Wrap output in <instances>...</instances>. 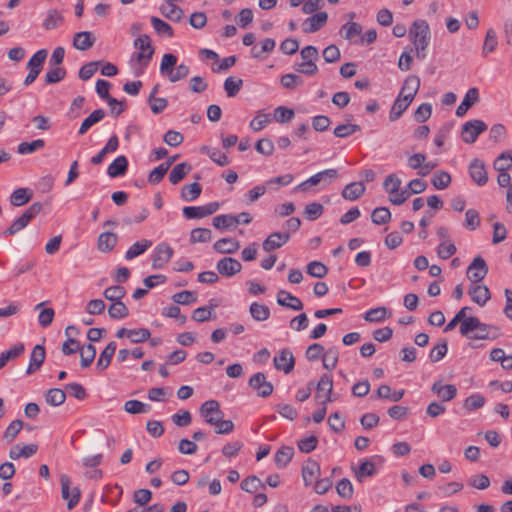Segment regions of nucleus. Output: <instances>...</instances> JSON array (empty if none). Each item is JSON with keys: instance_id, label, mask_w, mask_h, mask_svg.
I'll return each mask as SVG.
<instances>
[{"instance_id": "f257e3e1", "label": "nucleus", "mask_w": 512, "mask_h": 512, "mask_svg": "<svg viewBox=\"0 0 512 512\" xmlns=\"http://www.w3.org/2000/svg\"><path fill=\"white\" fill-rule=\"evenodd\" d=\"M459 330L462 336L472 340H493L501 335L498 327L482 323L475 316H469Z\"/></svg>"}, {"instance_id": "f03ea898", "label": "nucleus", "mask_w": 512, "mask_h": 512, "mask_svg": "<svg viewBox=\"0 0 512 512\" xmlns=\"http://www.w3.org/2000/svg\"><path fill=\"white\" fill-rule=\"evenodd\" d=\"M409 37L415 46L416 57L420 60L425 59L426 49L429 45L431 33L428 23L425 20H415L410 27Z\"/></svg>"}, {"instance_id": "7ed1b4c3", "label": "nucleus", "mask_w": 512, "mask_h": 512, "mask_svg": "<svg viewBox=\"0 0 512 512\" xmlns=\"http://www.w3.org/2000/svg\"><path fill=\"white\" fill-rule=\"evenodd\" d=\"M176 63L177 57L172 53H167L163 55L160 64V73L172 83L180 81L189 75V67L185 64L178 65L176 71H174Z\"/></svg>"}, {"instance_id": "20e7f679", "label": "nucleus", "mask_w": 512, "mask_h": 512, "mask_svg": "<svg viewBox=\"0 0 512 512\" xmlns=\"http://www.w3.org/2000/svg\"><path fill=\"white\" fill-rule=\"evenodd\" d=\"M315 399L321 405L326 406L327 403L337 400V396L333 394V380L330 374H323L316 386Z\"/></svg>"}, {"instance_id": "39448f33", "label": "nucleus", "mask_w": 512, "mask_h": 512, "mask_svg": "<svg viewBox=\"0 0 512 512\" xmlns=\"http://www.w3.org/2000/svg\"><path fill=\"white\" fill-rule=\"evenodd\" d=\"M111 84L103 79H99L96 82V92L100 96V98L107 101L108 105L111 107V113L119 116L125 110V100L119 101L114 97H111L109 94V89Z\"/></svg>"}, {"instance_id": "423d86ee", "label": "nucleus", "mask_w": 512, "mask_h": 512, "mask_svg": "<svg viewBox=\"0 0 512 512\" xmlns=\"http://www.w3.org/2000/svg\"><path fill=\"white\" fill-rule=\"evenodd\" d=\"M47 55L48 51L46 49H40L29 59L27 63L29 73L24 80L26 86L32 84L41 73Z\"/></svg>"}, {"instance_id": "0eeeda50", "label": "nucleus", "mask_w": 512, "mask_h": 512, "mask_svg": "<svg viewBox=\"0 0 512 512\" xmlns=\"http://www.w3.org/2000/svg\"><path fill=\"white\" fill-rule=\"evenodd\" d=\"M486 130L487 125L484 121L478 119L470 120L462 126L461 138L465 143L472 144Z\"/></svg>"}, {"instance_id": "6e6552de", "label": "nucleus", "mask_w": 512, "mask_h": 512, "mask_svg": "<svg viewBox=\"0 0 512 512\" xmlns=\"http://www.w3.org/2000/svg\"><path fill=\"white\" fill-rule=\"evenodd\" d=\"M134 46L141 50V52L137 54L138 62H140L144 67H147L155 51L151 44L150 37L146 34L139 36L135 39Z\"/></svg>"}, {"instance_id": "1a4fd4ad", "label": "nucleus", "mask_w": 512, "mask_h": 512, "mask_svg": "<svg viewBox=\"0 0 512 512\" xmlns=\"http://www.w3.org/2000/svg\"><path fill=\"white\" fill-rule=\"evenodd\" d=\"M61 483V496L64 500L67 501V507L69 510L73 509L79 502L81 497V492L78 487H74L70 491V478L66 474H62L60 476Z\"/></svg>"}, {"instance_id": "9d476101", "label": "nucleus", "mask_w": 512, "mask_h": 512, "mask_svg": "<svg viewBox=\"0 0 512 512\" xmlns=\"http://www.w3.org/2000/svg\"><path fill=\"white\" fill-rule=\"evenodd\" d=\"M249 386L256 391L257 396L267 398L273 393V385L267 381L263 372H257L252 375L248 381Z\"/></svg>"}, {"instance_id": "9b49d317", "label": "nucleus", "mask_w": 512, "mask_h": 512, "mask_svg": "<svg viewBox=\"0 0 512 512\" xmlns=\"http://www.w3.org/2000/svg\"><path fill=\"white\" fill-rule=\"evenodd\" d=\"M487 273L488 266L481 256L475 257L466 271L467 278L472 284L481 282L486 277Z\"/></svg>"}, {"instance_id": "f8f14e48", "label": "nucleus", "mask_w": 512, "mask_h": 512, "mask_svg": "<svg viewBox=\"0 0 512 512\" xmlns=\"http://www.w3.org/2000/svg\"><path fill=\"white\" fill-rule=\"evenodd\" d=\"M173 249L166 243H161L155 247L152 258V267L154 269L163 268L172 258Z\"/></svg>"}, {"instance_id": "ddd939ff", "label": "nucleus", "mask_w": 512, "mask_h": 512, "mask_svg": "<svg viewBox=\"0 0 512 512\" xmlns=\"http://www.w3.org/2000/svg\"><path fill=\"white\" fill-rule=\"evenodd\" d=\"M274 367L277 370L289 374L295 366V358L289 349H282L273 359Z\"/></svg>"}, {"instance_id": "4468645a", "label": "nucleus", "mask_w": 512, "mask_h": 512, "mask_svg": "<svg viewBox=\"0 0 512 512\" xmlns=\"http://www.w3.org/2000/svg\"><path fill=\"white\" fill-rule=\"evenodd\" d=\"M431 391L436 394L442 402L452 401L458 393L454 384H443L442 380H437L431 386Z\"/></svg>"}, {"instance_id": "2eb2a0df", "label": "nucleus", "mask_w": 512, "mask_h": 512, "mask_svg": "<svg viewBox=\"0 0 512 512\" xmlns=\"http://www.w3.org/2000/svg\"><path fill=\"white\" fill-rule=\"evenodd\" d=\"M290 240L289 232H273L263 241L262 247L266 252L281 248Z\"/></svg>"}, {"instance_id": "dca6fc26", "label": "nucleus", "mask_w": 512, "mask_h": 512, "mask_svg": "<svg viewBox=\"0 0 512 512\" xmlns=\"http://www.w3.org/2000/svg\"><path fill=\"white\" fill-rule=\"evenodd\" d=\"M468 294L471 300L479 306H484L491 298L489 288L483 284H471L468 289Z\"/></svg>"}, {"instance_id": "f3484780", "label": "nucleus", "mask_w": 512, "mask_h": 512, "mask_svg": "<svg viewBox=\"0 0 512 512\" xmlns=\"http://www.w3.org/2000/svg\"><path fill=\"white\" fill-rule=\"evenodd\" d=\"M216 268L222 276L231 277L241 271L242 265L235 258L224 257L218 261Z\"/></svg>"}, {"instance_id": "a211bd4d", "label": "nucleus", "mask_w": 512, "mask_h": 512, "mask_svg": "<svg viewBox=\"0 0 512 512\" xmlns=\"http://www.w3.org/2000/svg\"><path fill=\"white\" fill-rule=\"evenodd\" d=\"M469 173L472 180L479 186H483L488 181V175L484 163L479 159H474L469 165Z\"/></svg>"}, {"instance_id": "6ab92c4d", "label": "nucleus", "mask_w": 512, "mask_h": 512, "mask_svg": "<svg viewBox=\"0 0 512 512\" xmlns=\"http://www.w3.org/2000/svg\"><path fill=\"white\" fill-rule=\"evenodd\" d=\"M321 474L320 465L317 461L308 459L302 466V478L305 486H310L312 482Z\"/></svg>"}, {"instance_id": "aec40b11", "label": "nucleus", "mask_w": 512, "mask_h": 512, "mask_svg": "<svg viewBox=\"0 0 512 512\" xmlns=\"http://www.w3.org/2000/svg\"><path fill=\"white\" fill-rule=\"evenodd\" d=\"M277 303L280 306L300 311L303 309L304 305L303 302L296 296L292 295L290 292H287L285 290H280L277 293Z\"/></svg>"}, {"instance_id": "412c9836", "label": "nucleus", "mask_w": 512, "mask_h": 512, "mask_svg": "<svg viewBox=\"0 0 512 512\" xmlns=\"http://www.w3.org/2000/svg\"><path fill=\"white\" fill-rule=\"evenodd\" d=\"M419 88L420 78L416 75H410L405 79L398 96L407 97V99L413 101Z\"/></svg>"}, {"instance_id": "4be33fe9", "label": "nucleus", "mask_w": 512, "mask_h": 512, "mask_svg": "<svg viewBox=\"0 0 512 512\" xmlns=\"http://www.w3.org/2000/svg\"><path fill=\"white\" fill-rule=\"evenodd\" d=\"M479 99L480 98L478 89L475 87L470 88L466 92L464 99L462 100L460 105L457 107L456 115L458 117H463L474 104L479 102Z\"/></svg>"}, {"instance_id": "5701e85b", "label": "nucleus", "mask_w": 512, "mask_h": 512, "mask_svg": "<svg viewBox=\"0 0 512 512\" xmlns=\"http://www.w3.org/2000/svg\"><path fill=\"white\" fill-rule=\"evenodd\" d=\"M64 23L63 14L57 9H49L42 22V28L46 31L57 29Z\"/></svg>"}, {"instance_id": "b1692460", "label": "nucleus", "mask_w": 512, "mask_h": 512, "mask_svg": "<svg viewBox=\"0 0 512 512\" xmlns=\"http://www.w3.org/2000/svg\"><path fill=\"white\" fill-rule=\"evenodd\" d=\"M45 356L46 353L43 345L34 346L30 355L29 366L27 368L26 373L30 375L35 371L39 370L45 361Z\"/></svg>"}, {"instance_id": "393cba45", "label": "nucleus", "mask_w": 512, "mask_h": 512, "mask_svg": "<svg viewBox=\"0 0 512 512\" xmlns=\"http://www.w3.org/2000/svg\"><path fill=\"white\" fill-rule=\"evenodd\" d=\"M328 14L319 12L304 21L303 30L306 33H313L321 29L327 22Z\"/></svg>"}, {"instance_id": "a878e982", "label": "nucleus", "mask_w": 512, "mask_h": 512, "mask_svg": "<svg viewBox=\"0 0 512 512\" xmlns=\"http://www.w3.org/2000/svg\"><path fill=\"white\" fill-rule=\"evenodd\" d=\"M96 41L92 32L83 31L74 35L73 46L81 51L90 49Z\"/></svg>"}, {"instance_id": "bb28decb", "label": "nucleus", "mask_w": 512, "mask_h": 512, "mask_svg": "<svg viewBox=\"0 0 512 512\" xmlns=\"http://www.w3.org/2000/svg\"><path fill=\"white\" fill-rule=\"evenodd\" d=\"M118 242V236L113 232H103L97 240V248L103 253H108L114 249Z\"/></svg>"}, {"instance_id": "cd10ccee", "label": "nucleus", "mask_w": 512, "mask_h": 512, "mask_svg": "<svg viewBox=\"0 0 512 512\" xmlns=\"http://www.w3.org/2000/svg\"><path fill=\"white\" fill-rule=\"evenodd\" d=\"M366 187L362 182H352L342 190V197L349 201L359 199L365 193Z\"/></svg>"}, {"instance_id": "c85d7f7f", "label": "nucleus", "mask_w": 512, "mask_h": 512, "mask_svg": "<svg viewBox=\"0 0 512 512\" xmlns=\"http://www.w3.org/2000/svg\"><path fill=\"white\" fill-rule=\"evenodd\" d=\"M405 394L404 390L393 391L389 385L382 384L378 387L375 397L378 399H385L391 402L400 401Z\"/></svg>"}, {"instance_id": "c756f323", "label": "nucleus", "mask_w": 512, "mask_h": 512, "mask_svg": "<svg viewBox=\"0 0 512 512\" xmlns=\"http://www.w3.org/2000/svg\"><path fill=\"white\" fill-rule=\"evenodd\" d=\"M239 247V241L234 238H222L213 245L214 250L222 254H233Z\"/></svg>"}, {"instance_id": "7c9ffc66", "label": "nucleus", "mask_w": 512, "mask_h": 512, "mask_svg": "<svg viewBox=\"0 0 512 512\" xmlns=\"http://www.w3.org/2000/svg\"><path fill=\"white\" fill-rule=\"evenodd\" d=\"M33 192L29 188H17L10 195V203L15 207H20L31 201Z\"/></svg>"}, {"instance_id": "2f4dec72", "label": "nucleus", "mask_w": 512, "mask_h": 512, "mask_svg": "<svg viewBox=\"0 0 512 512\" xmlns=\"http://www.w3.org/2000/svg\"><path fill=\"white\" fill-rule=\"evenodd\" d=\"M128 170V160L125 156H118L107 169V173L111 178L123 176Z\"/></svg>"}, {"instance_id": "473e14b6", "label": "nucleus", "mask_w": 512, "mask_h": 512, "mask_svg": "<svg viewBox=\"0 0 512 512\" xmlns=\"http://www.w3.org/2000/svg\"><path fill=\"white\" fill-rule=\"evenodd\" d=\"M411 103L412 101L407 99V97L398 96L395 99L389 113L390 121L398 120L402 116V114L408 109Z\"/></svg>"}, {"instance_id": "72a5a7b5", "label": "nucleus", "mask_w": 512, "mask_h": 512, "mask_svg": "<svg viewBox=\"0 0 512 512\" xmlns=\"http://www.w3.org/2000/svg\"><path fill=\"white\" fill-rule=\"evenodd\" d=\"M116 343L111 341L100 353L99 359L96 363V367L100 370H105L111 363V359L116 351Z\"/></svg>"}, {"instance_id": "f704fd0d", "label": "nucleus", "mask_w": 512, "mask_h": 512, "mask_svg": "<svg viewBox=\"0 0 512 512\" xmlns=\"http://www.w3.org/2000/svg\"><path fill=\"white\" fill-rule=\"evenodd\" d=\"M200 415L204 418L207 423V419L210 417H218L223 415L220 409L219 402L216 400L205 401L200 407Z\"/></svg>"}, {"instance_id": "c9c22d12", "label": "nucleus", "mask_w": 512, "mask_h": 512, "mask_svg": "<svg viewBox=\"0 0 512 512\" xmlns=\"http://www.w3.org/2000/svg\"><path fill=\"white\" fill-rule=\"evenodd\" d=\"M105 117V111L103 109L94 110L88 117H86L79 130V135H84L93 125L100 122Z\"/></svg>"}, {"instance_id": "e433bc0d", "label": "nucleus", "mask_w": 512, "mask_h": 512, "mask_svg": "<svg viewBox=\"0 0 512 512\" xmlns=\"http://www.w3.org/2000/svg\"><path fill=\"white\" fill-rule=\"evenodd\" d=\"M207 423L216 427L217 434H229L234 430V423L231 420H223V415L218 417H210Z\"/></svg>"}, {"instance_id": "4c0bfd02", "label": "nucleus", "mask_w": 512, "mask_h": 512, "mask_svg": "<svg viewBox=\"0 0 512 512\" xmlns=\"http://www.w3.org/2000/svg\"><path fill=\"white\" fill-rule=\"evenodd\" d=\"M190 170H191V165L186 162H182V163L175 165L169 174V181L173 185L179 183L186 177V175L190 172Z\"/></svg>"}, {"instance_id": "58836bf2", "label": "nucleus", "mask_w": 512, "mask_h": 512, "mask_svg": "<svg viewBox=\"0 0 512 512\" xmlns=\"http://www.w3.org/2000/svg\"><path fill=\"white\" fill-rule=\"evenodd\" d=\"M294 455V450L292 447L283 446L281 447L274 456L275 464L278 468H285L289 462L291 461Z\"/></svg>"}, {"instance_id": "ea45409f", "label": "nucleus", "mask_w": 512, "mask_h": 512, "mask_svg": "<svg viewBox=\"0 0 512 512\" xmlns=\"http://www.w3.org/2000/svg\"><path fill=\"white\" fill-rule=\"evenodd\" d=\"M160 11L164 17L174 22L181 21L184 16L183 10L174 3H167V5L161 6Z\"/></svg>"}, {"instance_id": "a19ab883", "label": "nucleus", "mask_w": 512, "mask_h": 512, "mask_svg": "<svg viewBox=\"0 0 512 512\" xmlns=\"http://www.w3.org/2000/svg\"><path fill=\"white\" fill-rule=\"evenodd\" d=\"M151 246V240L143 239L141 241H137L126 251L125 258L127 260H132L135 257L143 254Z\"/></svg>"}, {"instance_id": "79ce46f5", "label": "nucleus", "mask_w": 512, "mask_h": 512, "mask_svg": "<svg viewBox=\"0 0 512 512\" xmlns=\"http://www.w3.org/2000/svg\"><path fill=\"white\" fill-rule=\"evenodd\" d=\"M45 400L51 406H60L66 400V391L60 388H51L46 391Z\"/></svg>"}, {"instance_id": "37998d69", "label": "nucleus", "mask_w": 512, "mask_h": 512, "mask_svg": "<svg viewBox=\"0 0 512 512\" xmlns=\"http://www.w3.org/2000/svg\"><path fill=\"white\" fill-rule=\"evenodd\" d=\"M391 316V311L386 307H377L368 310L364 319L368 322H381Z\"/></svg>"}, {"instance_id": "c03bdc74", "label": "nucleus", "mask_w": 512, "mask_h": 512, "mask_svg": "<svg viewBox=\"0 0 512 512\" xmlns=\"http://www.w3.org/2000/svg\"><path fill=\"white\" fill-rule=\"evenodd\" d=\"M240 223L239 217L233 215H218L213 218V226L216 229H226L232 226H237Z\"/></svg>"}, {"instance_id": "a18cd8bd", "label": "nucleus", "mask_w": 512, "mask_h": 512, "mask_svg": "<svg viewBox=\"0 0 512 512\" xmlns=\"http://www.w3.org/2000/svg\"><path fill=\"white\" fill-rule=\"evenodd\" d=\"M251 317L256 321H265L270 317V309L264 304L253 302L250 305Z\"/></svg>"}, {"instance_id": "49530a36", "label": "nucleus", "mask_w": 512, "mask_h": 512, "mask_svg": "<svg viewBox=\"0 0 512 512\" xmlns=\"http://www.w3.org/2000/svg\"><path fill=\"white\" fill-rule=\"evenodd\" d=\"M202 192V187L199 183H191L184 185L181 189V197L185 201H194L196 200Z\"/></svg>"}, {"instance_id": "de8ad7c7", "label": "nucleus", "mask_w": 512, "mask_h": 512, "mask_svg": "<svg viewBox=\"0 0 512 512\" xmlns=\"http://www.w3.org/2000/svg\"><path fill=\"white\" fill-rule=\"evenodd\" d=\"M80 363L82 368L89 367L95 359L96 356V348L93 344H87L86 346L80 348Z\"/></svg>"}, {"instance_id": "09e8293b", "label": "nucleus", "mask_w": 512, "mask_h": 512, "mask_svg": "<svg viewBox=\"0 0 512 512\" xmlns=\"http://www.w3.org/2000/svg\"><path fill=\"white\" fill-rule=\"evenodd\" d=\"M497 171H507L512 168V150L501 153L493 163Z\"/></svg>"}, {"instance_id": "8fccbe9b", "label": "nucleus", "mask_w": 512, "mask_h": 512, "mask_svg": "<svg viewBox=\"0 0 512 512\" xmlns=\"http://www.w3.org/2000/svg\"><path fill=\"white\" fill-rule=\"evenodd\" d=\"M371 220L376 225L387 224L391 220V212L386 207H377L371 213Z\"/></svg>"}, {"instance_id": "3c124183", "label": "nucleus", "mask_w": 512, "mask_h": 512, "mask_svg": "<svg viewBox=\"0 0 512 512\" xmlns=\"http://www.w3.org/2000/svg\"><path fill=\"white\" fill-rule=\"evenodd\" d=\"M336 492L343 499H351L354 494V488L351 481L348 478H342L339 480L336 484Z\"/></svg>"}, {"instance_id": "603ef678", "label": "nucleus", "mask_w": 512, "mask_h": 512, "mask_svg": "<svg viewBox=\"0 0 512 512\" xmlns=\"http://www.w3.org/2000/svg\"><path fill=\"white\" fill-rule=\"evenodd\" d=\"M45 146L43 139H37L32 142H22L17 147V152L21 155L31 154Z\"/></svg>"}, {"instance_id": "864d4df0", "label": "nucleus", "mask_w": 512, "mask_h": 512, "mask_svg": "<svg viewBox=\"0 0 512 512\" xmlns=\"http://www.w3.org/2000/svg\"><path fill=\"white\" fill-rule=\"evenodd\" d=\"M451 176L446 171H437L434 173L431 183L432 185L438 189L443 190L446 189L451 184Z\"/></svg>"}, {"instance_id": "5fc2aeb1", "label": "nucleus", "mask_w": 512, "mask_h": 512, "mask_svg": "<svg viewBox=\"0 0 512 512\" xmlns=\"http://www.w3.org/2000/svg\"><path fill=\"white\" fill-rule=\"evenodd\" d=\"M485 404V398L479 393H474L464 400L463 407L469 411H475L482 408Z\"/></svg>"}, {"instance_id": "6e6d98bb", "label": "nucleus", "mask_w": 512, "mask_h": 512, "mask_svg": "<svg viewBox=\"0 0 512 512\" xmlns=\"http://www.w3.org/2000/svg\"><path fill=\"white\" fill-rule=\"evenodd\" d=\"M241 488L248 493H254L260 488L265 489V484L258 477L251 475L242 480Z\"/></svg>"}, {"instance_id": "4d7b16f0", "label": "nucleus", "mask_w": 512, "mask_h": 512, "mask_svg": "<svg viewBox=\"0 0 512 512\" xmlns=\"http://www.w3.org/2000/svg\"><path fill=\"white\" fill-rule=\"evenodd\" d=\"M108 314L112 319H122L129 315V309L122 301H117L109 306Z\"/></svg>"}, {"instance_id": "13d9d810", "label": "nucleus", "mask_w": 512, "mask_h": 512, "mask_svg": "<svg viewBox=\"0 0 512 512\" xmlns=\"http://www.w3.org/2000/svg\"><path fill=\"white\" fill-rule=\"evenodd\" d=\"M280 83L286 89L295 90L302 86L304 81L299 75L288 73L281 77Z\"/></svg>"}, {"instance_id": "bf43d9fd", "label": "nucleus", "mask_w": 512, "mask_h": 512, "mask_svg": "<svg viewBox=\"0 0 512 512\" xmlns=\"http://www.w3.org/2000/svg\"><path fill=\"white\" fill-rule=\"evenodd\" d=\"M323 367L327 370H333L338 363V350L336 347H331L328 350H324Z\"/></svg>"}, {"instance_id": "052dcab7", "label": "nucleus", "mask_w": 512, "mask_h": 512, "mask_svg": "<svg viewBox=\"0 0 512 512\" xmlns=\"http://www.w3.org/2000/svg\"><path fill=\"white\" fill-rule=\"evenodd\" d=\"M376 473L375 464L372 461H363L358 470L355 471L356 478L359 482L363 481L364 477H371Z\"/></svg>"}, {"instance_id": "680f3d73", "label": "nucleus", "mask_w": 512, "mask_h": 512, "mask_svg": "<svg viewBox=\"0 0 512 512\" xmlns=\"http://www.w3.org/2000/svg\"><path fill=\"white\" fill-rule=\"evenodd\" d=\"M66 76V70L61 67L51 66L46 72L45 75V83L46 84H55L62 81Z\"/></svg>"}, {"instance_id": "e2e57ef3", "label": "nucleus", "mask_w": 512, "mask_h": 512, "mask_svg": "<svg viewBox=\"0 0 512 512\" xmlns=\"http://www.w3.org/2000/svg\"><path fill=\"white\" fill-rule=\"evenodd\" d=\"M212 232L208 228H195L191 231L190 241L191 243H206L211 241Z\"/></svg>"}, {"instance_id": "0e129e2a", "label": "nucleus", "mask_w": 512, "mask_h": 512, "mask_svg": "<svg viewBox=\"0 0 512 512\" xmlns=\"http://www.w3.org/2000/svg\"><path fill=\"white\" fill-rule=\"evenodd\" d=\"M24 427V422L22 420L16 419L12 421L8 427L6 428L3 438L8 442L11 443L18 433L21 431V429Z\"/></svg>"}, {"instance_id": "69168bd1", "label": "nucleus", "mask_w": 512, "mask_h": 512, "mask_svg": "<svg viewBox=\"0 0 512 512\" xmlns=\"http://www.w3.org/2000/svg\"><path fill=\"white\" fill-rule=\"evenodd\" d=\"M151 24L158 34L166 35L167 37H172L174 34L171 25L156 16L151 17Z\"/></svg>"}, {"instance_id": "338daca9", "label": "nucleus", "mask_w": 512, "mask_h": 512, "mask_svg": "<svg viewBox=\"0 0 512 512\" xmlns=\"http://www.w3.org/2000/svg\"><path fill=\"white\" fill-rule=\"evenodd\" d=\"M306 271L310 276L316 278H323L328 273V268L325 264L319 261H312L308 263Z\"/></svg>"}, {"instance_id": "774afa93", "label": "nucleus", "mask_w": 512, "mask_h": 512, "mask_svg": "<svg viewBox=\"0 0 512 512\" xmlns=\"http://www.w3.org/2000/svg\"><path fill=\"white\" fill-rule=\"evenodd\" d=\"M324 212V207L322 204L313 202L306 205L304 210V216L309 221H314L318 219Z\"/></svg>"}]
</instances>
